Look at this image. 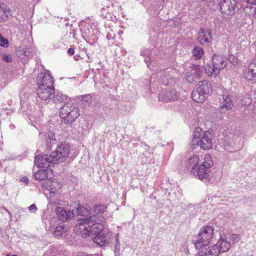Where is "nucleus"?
Returning <instances> with one entry per match:
<instances>
[{
    "label": "nucleus",
    "instance_id": "1",
    "mask_svg": "<svg viewBox=\"0 0 256 256\" xmlns=\"http://www.w3.org/2000/svg\"><path fill=\"white\" fill-rule=\"evenodd\" d=\"M98 217V216L94 215L80 219L76 226L75 230L78 234H80L84 238L94 236L92 238L97 245L106 246L108 242L106 238V235L102 232L104 228L103 224L96 222Z\"/></svg>",
    "mask_w": 256,
    "mask_h": 256
},
{
    "label": "nucleus",
    "instance_id": "2",
    "mask_svg": "<svg viewBox=\"0 0 256 256\" xmlns=\"http://www.w3.org/2000/svg\"><path fill=\"white\" fill-rule=\"evenodd\" d=\"M46 150L52 151L51 156L55 163L63 162L68 158L70 149L68 142L63 141L56 144L55 134L52 131H49L46 134Z\"/></svg>",
    "mask_w": 256,
    "mask_h": 256
},
{
    "label": "nucleus",
    "instance_id": "3",
    "mask_svg": "<svg viewBox=\"0 0 256 256\" xmlns=\"http://www.w3.org/2000/svg\"><path fill=\"white\" fill-rule=\"evenodd\" d=\"M202 129L196 128L192 136L191 144L192 148H196L200 146V148L205 150H210L212 147V140L214 136L213 131L212 129L201 132Z\"/></svg>",
    "mask_w": 256,
    "mask_h": 256
},
{
    "label": "nucleus",
    "instance_id": "4",
    "mask_svg": "<svg viewBox=\"0 0 256 256\" xmlns=\"http://www.w3.org/2000/svg\"><path fill=\"white\" fill-rule=\"evenodd\" d=\"M59 114L64 124L72 126L79 117L80 111L74 104L66 102L64 103L63 106L60 108Z\"/></svg>",
    "mask_w": 256,
    "mask_h": 256
},
{
    "label": "nucleus",
    "instance_id": "5",
    "mask_svg": "<svg viewBox=\"0 0 256 256\" xmlns=\"http://www.w3.org/2000/svg\"><path fill=\"white\" fill-rule=\"evenodd\" d=\"M212 91L211 82L208 80H202L196 86L192 93V98L196 102H202L208 96Z\"/></svg>",
    "mask_w": 256,
    "mask_h": 256
},
{
    "label": "nucleus",
    "instance_id": "6",
    "mask_svg": "<svg viewBox=\"0 0 256 256\" xmlns=\"http://www.w3.org/2000/svg\"><path fill=\"white\" fill-rule=\"evenodd\" d=\"M53 160L51 154L50 155L38 154L35 158L34 163L38 168H48L50 164H56Z\"/></svg>",
    "mask_w": 256,
    "mask_h": 256
},
{
    "label": "nucleus",
    "instance_id": "7",
    "mask_svg": "<svg viewBox=\"0 0 256 256\" xmlns=\"http://www.w3.org/2000/svg\"><path fill=\"white\" fill-rule=\"evenodd\" d=\"M224 242V240L222 238V235L220 234V238L216 244L212 247L206 248L205 251L204 250V248L200 250V252L201 253V256L204 254V256H218L221 252L220 248H222L221 245ZM222 252H223L224 251L222 250Z\"/></svg>",
    "mask_w": 256,
    "mask_h": 256
},
{
    "label": "nucleus",
    "instance_id": "8",
    "mask_svg": "<svg viewBox=\"0 0 256 256\" xmlns=\"http://www.w3.org/2000/svg\"><path fill=\"white\" fill-rule=\"evenodd\" d=\"M190 68H192L191 71L186 72L184 76L186 80L190 83H192L199 78L202 72V67H200L199 65L192 64Z\"/></svg>",
    "mask_w": 256,
    "mask_h": 256
},
{
    "label": "nucleus",
    "instance_id": "9",
    "mask_svg": "<svg viewBox=\"0 0 256 256\" xmlns=\"http://www.w3.org/2000/svg\"><path fill=\"white\" fill-rule=\"evenodd\" d=\"M70 208H72V210L74 212V216H86L90 214V212L92 210L91 208L88 205L84 206L78 202H74L70 204Z\"/></svg>",
    "mask_w": 256,
    "mask_h": 256
},
{
    "label": "nucleus",
    "instance_id": "10",
    "mask_svg": "<svg viewBox=\"0 0 256 256\" xmlns=\"http://www.w3.org/2000/svg\"><path fill=\"white\" fill-rule=\"evenodd\" d=\"M56 212L58 219L62 222L70 220L74 216V212L70 208L69 210H66L63 207L58 206L56 208Z\"/></svg>",
    "mask_w": 256,
    "mask_h": 256
},
{
    "label": "nucleus",
    "instance_id": "11",
    "mask_svg": "<svg viewBox=\"0 0 256 256\" xmlns=\"http://www.w3.org/2000/svg\"><path fill=\"white\" fill-rule=\"evenodd\" d=\"M54 90V88L53 84L51 86H48L46 87H38L36 90V92L38 97L40 99L46 100L52 98Z\"/></svg>",
    "mask_w": 256,
    "mask_h": 256
},
{
    "label": "nucleus",
    "instance_id": "12",
    "mask_svg": "<svg viewBox=\"0 0 256 256\" xmlns=\"http://www.w3.org/2000/svg\"><path fill=\"white\" fill-rule=\"evenodd\" d=\"M36 84L38 87H43L54 84L52 77L46 72L40 73L36 79Z\"/></svg>",
    "mask_w": 256,
    "mask_h": 256
},
{
    "label": "nucleus",
    "instance_id": "13",
    "mask_svg": "<svg viewBox=\"0 0 256 256\" xmlns=\"http://www.w3.org/2000/svg\"><path fill=\"white\" fill-rule=\"evenodd\" d=\"M179 94L174 90L161 92L158 94L159 100L170 102L177 100L179 98Z\"/></svg>",
    "mask_w": 256,
    "mask_h": 256
},
{
    "label": "nucleus",
    "instance_id": "14",
    "mask_svg": "<svg viewBox=\"0 0 256 256\" xmlns=\"http://www.w3.org/2000/svg\"><path fill=\"white\" fill-rule=\"evenodd\" d=\"M197 39L201 44L208 45L210 44L212 40L211 32L208 30H205L204 28H200Z\"/></svg>",
    "mask_w": 256,
    "mask_h": 256
},
{
    "label": "nucleus",
    "instance_id": "15",
    "mask_svg": "<svg viewBox=\"0 0 256 256\" xmlns=\"http://www.w3.org/2000/svg\"><path fill=\"white\" fill-rule=\"evenodd\" d=\"M42 187L44 188L48 189L50 193H55L60 190L62 187V184L56 179L51 180V178H49L48 181H46L44 183Z\"/></svg>",
    "mask_w": 256,
    "mask_h": 256
},
{
    "label": "nucleus",
    "instance_id": "16",
    "mask_svg": "<svg viewBox=\"0 0 256 256\" xmlns=\"http://www.w3.org/2000/svg\"><path fill=\"white\" fill-rule=\"evenodd\" d=\"M52 176L53 172L51 169L40 170L34 172L35 180L39 181H48L49 178H52Z\"/></svg>",
    "mask_w": 256,
    "mask_h": 256
},
{
    "label": "nucleus",
    "instance_id": "17",
    "mask_svg": "<svg viewBox=\"0 0 256 256\" xmlns=\"http://www.w3.org/2000/svg\"><path fill=\"white\" fill-rule=\"evenodd\" d=\"M211 240H206L202 234H198L195 237V239L193 240L194 246L196 250H200L208 246Z\"/></svg>",
    "mask_w": 256,
    "mask_h": 256
},
{
    "label": "nucleus",
    "instance_id": "18",
    "mask_svg": "<svg viewBox=\"0 0 256 256\" xmlns=\"http://www.w3.org/2000/svg\"><path fill=\"white\" fill-rule=\"evenodd\" d=\"M214 228L209 225L203 226L200 230L198 234H202L206 240H212L213 238Z\"/></svg>",
    "mask_w": 256,
    "mask_h": 256
},
{
    "label": "nucleus",
    "instance_id": "19",
    "mask_svg": "<svg viewBox=\"0 0 256 256\" xmlns=\"http://www.w3.org/2000/svg\"><path fill=\"white\" fill-rule=\"evenodd\" d=\"M199 158L197 156H193L190 158L187 162V168L188 170H191V172L196 174V170L198 168V164Z\"/></svg>",
    "mask_w": 256,
    "mask_h": 256
},
{
    "label": "nucleus",
    "instance_id": "20",
    "mask_svg": "<svg viewBox=\"0 0 256 256\" xmlns=\"http://www.w3.org/2000/svg\"><path fill=\"white\" fill-rule=\"evenodd\" d=\"M196 174L201 180L207 179L210 176V170L204 168V166H199L198 168L196 170Z\"/></svg>",
    "mask_w": 256,
    "mask_h": 256
},
{
    "label": "nucleus",
    "instance_id": "21",
    "mask_svg": "<svg viewBox=\"0 0 256 256\" xmlns=\"http://www.w3.org/2000/svg\"><path fill=\"white\" fill-rule=\"evenodd\" d=\"M67 98L68 96L66 94H64L59 91L54 90L52 97V101L54 104H60L63 102H65L67 100Z\"/></svg>",
    "mask_w": 256,
    "mask_h": 256
},
{
    "label": "nucleus",
    "instance_id": "22",
    "mask_svg": "<svg viewBox=\"0 0 256 256\" xmlns=\"http://www.w3.org/2000/svg\"><path fill=\"white\" fill-rule=\"evenodd\" d=\"M224 58L220 54H214L212 58V64L220 70L223 68Z\"/></svg>",
    "mask_w": 256,
    "mask_h": 256
},
{
    "label": "nucleus",
    "instance_id": "23",
    "mask_svg": "<svg viewBox=\"0 0 256 256\" xmlns=\"http://www.w3.org/2000/svg\"><path fill=\"white\" fill-rule=\"evenodd\" d=\"M159 76L158 79L160 82L164 86H168L173 82V79L170 76L165 70Z\"/></svg>",
    "mask_w": 256,
    "mask_h": 256
},
{
    "label": "nucleus",
    "instance_id": "24",
    "mask_svg": "<svg viewBox=\"0 0 256 256\" xmlns=\"http://www.w3.org/2000/svg\"><path fill=\"white\" fill-rule=\"evenodd\" d=\"M204 70L206 74L208 76H212L214 75L216 76L220 72V70L218 68H216V66H215L212 64H206L204 67Z\"/></svg>",
    "mask_w": 256,
    "mask_h": 256
},
{
    "label": "nucleus",
    "instance_id": "25",
    "mask_svg": "<svg viewBox=\"0 0 256 256\" xmlns=\"http://www.w3.org/2000/svg\"><path fill=\"white\" fill-rule=\"evenodd\" d=\"M192 56L195 60H199L202 58L204 52L202 48L198 46H194L192 52Z\"/></svg>",
    "mask_w": 256,
    "mask_h": 256
},
{
    "label": "nucleus",
    "instance_id": "26",
    "mask_svg": "<svg viewBox=\"0 0 256 256\" xmlns=\"http://www.w3.org/2000/svg\"><path fill=\"white\" fill-rule=\"evenodd\" d=\"M67 231V228L64 224L56 226L54 232V236L57 238H60L62 234Z\"/></svg>",
    "mask_w": 256,
    "mask_h": 256
},
{
    "label": "nucleus",
    "instance_id": "27",
    "mask_svg": "<svg viewBox=\"0 0 256 256\" xmlns=\"http://www.w3.org/2000/svg\"><path fill=\"white\" fill-rule=\"evenodd\" d=\"M225 3L230 4V6L228 5V9L226 12H225V14L228 16H232L235 13V6H236V2L234 0H225Z\"/></svg>",
    "mask_w": 256,
    "mask_h": 256
},
{
    "label": "nucleus",
    "instance_id": "28",
    "mask_svg": "<svg viewBox=\"0 0 256 256\" xmlns=\"http://www.w3.org/2000/svg\"><path fill=\"white\" fill-rule=\"evenodd\" d=\"M152 50L150 48H144L140 51V56H146L148 58H146L144 60V62L146 64L147 66L150 68V56L152 54Z\"/></svg>",
    "mask_w": 256,
    "mask_h": 256
},
{
    "label": "nucleus",
    "instance_id": "29",
    "mask_svg": "<svg viewBox=\"0 0 256 256\" xmlns=\"http://www.w3.org/2000/svg\"><path fill=\"white\" fill-rule=\"evenodd\" d=\"M213 165V161L212 158L210 154H206L204 156V161L202 164L200 166H204V168L209 170Z\"/></svg>",
    "mask_w": 256,
    "mask_h": 256
},
{
    "label": "nucleus",
    "instance_id": "30",
    "mask_svg": "<svg viewBox=\"0 0 256 256\" xmlns=\"http://www.w3.org/2000/svg\"><path fill=\"white\" fill-rule=\"evenodd\" d=\"M116 244L114 245V256H120V242L119 240V234H117L115 236Z\"/></svg>",
    "mask_w": 256,
    "mask_h": 256
},
{
    "label": "nucleus",
    "instance_id": "31",
    "mask_svg": "<svg viewBox=\"0 0 256 256\" xmlns=\"http://www.w3.org/2000/svg\"><path fill=\"white\" fill-rule=\"evenodd\" d=\"M248 72L252 76H256V58L252 61L248 67Z\"/></svg>",
    "mask_w": 256,
    "mask_h": 256
},
{
    "label": "nucleus",
    "instance_id": "32",
    "mask_svg": "<svg viewBox=\"0 0 256 256\" xmlns=\"http://www.w3.org/2000/svg\"><path fill=\"white\" fill-rule=\"evenodd\" d=\"M4 50L1 48H0V56H2V60L3 61L10 62L12 60V57L11 55L8 54L7 55L4 52Z\"/></svg>",
    "mask_w": 256,
    "mask_h": 256
},
{
    "label": "nucleus",
    "instance_id": "33",
    "mask_svg": "<svg viewBox=\"0 0 256 256\" xmlns=\"http://www.w3.org/2000/svg\"><path fill=\"white\" fill-rule=\"evenodd\" d=\"M234 105L232 101L230 96H227L226 98H225V108L228 110H232Z\"/></svg>",
    "mask_w": 256,
    "mask_h": 256
},
{
    "label": "nucleus",
    "instance_id": "34",
    "mask_svg": "<svg viewBox=\"0 0 256 256\" xmlns=\"http://www.w3.org/2000/svg\"><path fill=\"white\" fill-rule=\"evenodd\" d=\"M106 206L104 205H96L93 208V210L96 214H103L106 210Z\"/></svg>",
    "mask_w": 256,
    "mask_h": 256
},
{
    "label": "nucleus",
    "instance_id": "35",
    "mask_svg": "<svg viewBox=\"0 0 256 256\" xmlns=\"http://www.w3.org/2000/svg\"><path fill=\"white\" fill-rule=\"evenodd\" d=\"M92 101V98L90 94H86L82 96V102L85 106H89Z\"/></svg>",
    "mask_w": 256,
    "mask_h": 256
},
{
    "label": "nucleus",
    "instance_id": "36",
    "mask_svg": "<svg viewBox=\"0 0 256 256\" xmlns=\"http://www.w3.org/2000/svg\"><path fill=\"white\" fill-rule=\"evenodd\" d=\"M238 235L236 234H232V235H229V239L228 242H230V243L234 244L235 242H238L239 238H238Z\"/></svg>",
    "mask_w": 256,
    "mask_h": 256
},
{
    "label": "nucleus",
    "instance_id": "37",
    "mask_svg": "<svg viewBox=\"0 0 256 256\" xmlns=\"http://www.w3.org/2000/svg\"><path fill=\"white\" fill-rule=\"evenodd\" d=\"M228 236H226V237L225 238V249H226V250H225V252L231 248L232 244L230 243V242H228Z\"/></svg>",
    "mask_w": 256,
    "mask_h": 256
},
{
    "label": "nucleus",
    "instance_id": "38",
    "mask_svg": "<svg viewBox=\"0 0 256 256\" xmlns=\"http://www.w3.org/2000/svg\"><path fill=\"white\" fill-rule=\"evenodd\" d=\"M218 117L216 116V118H218ZM216 122H217V123L216 124V128L218 129V128H220L222 127V124H223V119H222L221 118H220V120L218 121V120L217 119H216Z\"/></svg>",
    "mask_w": 256,
    "mask_h": 256
},
{
    "label": "nucleus",
    "instance_id": "39",
    "mask_svg": "<svg viewBox=\"0 0 256 256\" xmlns=\"http://www.w3.org/2000/svg\"><path fill=\"white\" fill-rule=\"evenodd\" d=\"M28 209L32 212H35L37 210V208L34 204H32L29 206Z\"/></svg>",
    "mask_w": 256,
    "mask_h": 256
},
{
    "label": "nucleus",
    "instance_id": "40",
    "mask_svg": "<svg viewBox=\"0 0 256 256\" xmlns=\"http://www.w3.org/2000/svg\"><path fill=\"white\" fill-rule=\"evenodd\" d=\"M23 52L26 56L29 58L32 56L31 54L28 52V48H26L24 49Z\"/></svg>",
    "mask_w": 256,
    "mask_h": 256
},
{
    "label": "nucleus",
    "instance_id": "41",
    "mask_svg": "<svg viewBox=\"0 0 256 256\" xmlns=\"http://www.w3.org/2000/svg\"><path fill=\"white\" fill-rule=\"evenodd\" d=\"M74 53V50L72 48H70L68 50V54H69V56H72Z\"/></svg>",
    "mask_w": 256,
    "mask_h": 256
},
{
    "label": "nucleus",
    "instance_id": "42",
    "mask_svg": "<svg viewBox=\"0 0 256 256\" xmlns=\"http://www.w3.org/2000/svg\"><path fill=\"white\" fill-rule=\"evenodd\" d=\"M4 209L8 214L10 216H11L12 214V213L10 212V210H8L7 208H3Z\"/></svg>",
    "mask_w": 256,
    "mask_h": 256
},
{
    "label": "nucleus",
    "instance_id": "43",
    "mask_svg": "<svg viewBox=\"0 0 256 256\" xmlns=\"http://www.w3.org/2000/svg\"><path fill=\"white\" fill-rule=\"evenodd\" d=\"M28 178L26 177V178H24V182H25V183H27L28 182Z\"/></svg>",
    "mask_w": 256,
    "mask_h": 256
},
{
    "label": "nucleus",
    "instance_id": "44",
    "mask_svg": "<svg viewBox=\"0 0 256 256\" xmlns=\"http://www.w3.org/2000/svg\"><path fill=\"white\" fill-rule=\"evenodd\" d=\"M224 108V104H223L222 102L220 103V108Z\"/></svg>",
    "mask_w": 256,
    "mask_h": 256
},
{
    "label": "nucleus",
    "instance_id": "45",
    "mask_svg": "<svg viewBox=\"0 0 256 256\" xmlns=\"http://www.w3.org/2000/svg\"><path fill=\"white\" fill-rule=\"evenodd\" d=\"M222 5H223L222 2L220 4V9L221 10H222ZM222 12H223L222 11Z\"/></svg>",
    "mask_w": 256,
    "mask_h": 256
},
{
    "label": "nucleus",
    "instance_id": "46",
    "mask_svg": "<svg viewBox=\"0 0 256 256\" xmlns=\"http://www.w3.org/2000/svg\"><path fill=\"white\" fill-rule=\"evenodd\" d=\"M252 4H256V0H252Z\"/></svg>",
    "mask_w": 256,
    "mask_h": 256
},
{
    "label": "nucleus",
    "instance_id": "47",
    "mask_svg": "<svg viewBox=\"0 0 256 256\" xmlns=\"http://www.w3.org/2000/svg\"><path fill=\"white\" fill-rule=\"evenodd\" d=\"M254 16L256 18V10L254 12Z\"/></svg>",
    "mask_w": 256,
    "mask_h": 256
},
{
    "label": "nucleus",
    "instance_id": "48",
    "mask_svg": "<svg viewBox=\"0 0 256 256\" xmlns=\"http://www.w3.org/2000/svg\"><path fill=\"white\" fill-rule=\"evenodd\" d=\"M6 256H10V254H7L6 255Z\"/></svg>",
    "mask_w": 256,
    "mask_h": 256
},
{
    "label": "nucleus",
    "instance_id": "49",
    "mask_svg": "<svg viewBox=\"0 0 256 256\" xmlns=\"http://www.w3.org/2000/svg\"><path fill=\"white\" fill-rule=\"evenodd\" d=\"M11 256H18L16 254H12Z\"/></svg>",
    "mask_w": 256,
    "mask_h": 256
},
{
    "label": "nucleus",
    "instance_id": "50",
    "mask_svg": "<svg viewBox=\"0 0 256 256\" xmlns=\"http://www.w3.org/2000/svg\"><path fill=\"white\" fill-rule=\"evenodd\" d=\"M222 99H224V95H222Z\"/></svg>",
    "mask_w": 256,
    "mask_h": 256
},
{
    "label": "nucleus",
    "instance_id": "51",
    "mask_svg": "<svg viewBox=\"0 0 256 256\" xmlns=\"http://www.w3.org/2000/svg\"><path fill=\"white\" fill-rule=\"evenodd\" d=\"M198 256H200V255Z\"/></svg>",
    "mask_w": 256,
    "mask_h": 256
}]
</instances>
